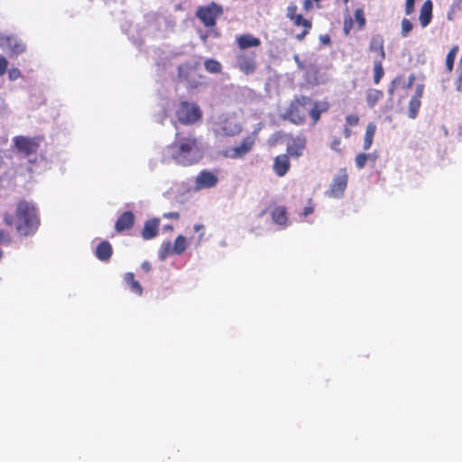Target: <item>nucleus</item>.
<instances>
[{
    "instance_id": "f257e3e1",
    "label": "nucleus",
    "mask_w": 462,
    "mask_h": 462,
    "mask_svg": "<svg viewBox=\"0 0 462 462\" xmlns=\"http://www.w3.org/2000/svg\"><path fill=\"white\" fill-rule=\"evenodd\" d=\"M329 104L327 101H313L310 97H295L285 109L282 118L296 125L306 123L307 115L310 116L311 125H315L322 113L328 112Z\"/></svg>"
},
{
    "instance_id": "f03ea898",
    "label": "nucleus",
    "mask_w": 462,
    "mask_h": 462,
    "mask_svg": "<svg viewBox=\"0 0 462 462\" xmlns=\"http://www.w3.org/2000/svg\"><path fill=\"white\" fill-rule=\"evenodd\" d=\"M4 222L14 227L19 236L27 237L36 234L41 225L39 213L34 205L26 200H20L14 215L5 213Z\"/></svg>"
},
{
    "instance_id": "7ed1b4c3",
    "label": "nucleus",
    "mask_w": 462,
    "mask_h": 462,
    "mask_svg": "<svg viewBox=\"0 0 462 462\" xmlns=\"http://www.w3.org/2000/svg\"><path fill=\"white\" fill-rule=\"evenodd\" d=\"M165 159L170 158L182 166H190L202 158V150L194 134H176L174 142L167 146Z\"/></svg>"
},
{
    "instance_id": "20e7f679",
    "label": "nucleus",
    "mask_w": 462,
    "mask_h": 462,
    "mask_svg": "<svg viewBox=\"0 0 462 462\" xmlns=\"http://www.w3.org/2000/svg\"><path fill=\"white\" fill-rule=\"evenodd\" d=\"M223 7L211 2L207 5H200L197 8L195 15L202 23L205 27H214L217 19L223 14Z\"/></svg>"
},
{
    "instance_id": "39448f33",
    "label": "nucleus",
    "mask_w": 462,
    "mask_h": 462,
    "mask_svg": "<svg viewBox=\"0 0 462 462\" xmlns=\"http://www.w3.org/2000/svg\"><path fill=\"white\" fill-rule=\"evenodd\" d=\"M176 116L181 124L191 125L201 119L202 112L195 103L181 101L176 110Z\"/></svg>"
},
{
    "instance_id": "423d86ee",
    "label": "nucleus",
    "mask_w": 462,
    "mask_h": 462,
    "mask_svg": "<svg viewBox=\"0 0 462 462\" xmlns=\"http://www.w3.org/2000/svg\"><path fill=\"white\" fill-rule=\"evenodd\" d=\"M258 138V130L253 131L250 134L243 138L241 143L226 151V156L232 159H239L251 152Z\"/></svg>"
},
{
    "instance_id": "0eeeda50",
    "label": "nucleus",
    "mask_w": 462,
    "mask_h": 462,
    "mask_svg": "<svg viewBox=\"0 0 462 462\" xmlns=\"http://www.w3.org/2000/svg\"><path fill=\"white\" fill-rule=\"evenodd\" d=\"M13 142L18 152L27 157L38 152L42 138L38 136L28 137L18 135L13 139Z\"/></svg>"
},
{
    "instance_id": "6e6552de",
    "label": "nucleus",
    "mask_w": 462,
    "mask_h": 462,
    "mask_svg": "<svg viewBox=\"0 0 462 462\" xmlns=\"http://www.w3.org/2000/svg\"><path fill=\"white\" fill-rule=\"evenodd\" d=\"M236 67L245 75H252L256 71L257 61L254 51H239L236 54Z\"/></svg>"
},
{
    "instance_id": "1a4fd4ad",
    "label": "nucleus",
    "mask_w": 462,
    "mask_h": 462,
    "mask_svg": "<svg viewBox=\"0 0 462 462\" xmlns=\"http://www.w3.org/2000/svg\"><path fill=\"white\" fill-rule=\"evenodd\" d=\"M348 181V175L345 169H341L334 177L326 195L332 199H338L344 195Z\"/></svg>"
},
{
    "instance_id": "9d476101",
    "label": "nucleus",
    "mask_w": 462,
    "mask_h": 462,
    "mask_svg": "<svg viewBox=\"0 0 462 462\" xmlns=\"http://www.w3.org/2000/svg\"><path fill=\"white\" fill-rule=\"evenodd\" d=\"M0 47L7 51L10 56H18L26 51L25 44L14 35H0Z\"/></svg>"
},
{
    "instance_id": "9b49d317",
    "label": "nucleus",
    "mask_w": 462,
    "mask_h": 462,
    "mask_svg": "<svg viewBox=\"0 0 462 462\" xmlns=\"http://www.w3.org/2000/svg\"><path fill=\"white\" fill-rule=\"evenodd\" d=\"M307 138L304 135L292 137L287 144V154L293 158H299L303 154L306 148Z\"/></svg>"
},
{
    "instance_id": "f8f14e48",
    "label": "nucleus",
    "mask_w": 462,
    "mask_h": 462,
    "mask_svg": "<svg viewBox=\"0 0 462 462\" xmlns=\"http://www.w3.org/2000/svg\"><path fill=\"white\" fill-rule=\"evenodd\" d=\"M217 182V176L207 170L201 171L196 177V187L199 189L213 188Z\"/></svg>"
},
{
    "instance_id": "ddd939ff",
    "label": "nucleus",
    "mask_w": 462,
    "mask_h": 462,
    "mask_svg": "<svg viewBox=\"0 0 462 462\" xmlns=\"http://www.w3.org/2000/svg\"><path fill=\"white\" fill-rule=\"evenodd\" d=\"M134 214L132 211H125L116 221L115 228L117 233H122L125 230L131 229L134 226Z\"/></svg>"
},
{
    "instance_id": "4468645a",
    "label": "nucleus",
    "mask_w": 462,
    "mask_h": 462,
    "mask_svg": "<svg viewBox=\"0 0 462 462\" xmlns=\"http://www.w3.org/2000/svg\"><path fill=\"white\" fill-rule=\"evenodd\" d=\"M368 50L372 53H376L380 58L379 60H385L386 53L384 51V39H383V35H381V34L372 35L370 42H369Z\"/></svg>"
},
{
    "instance_id": "2eb2a0df",
    "label": "nucleus",
    "mask_w": 462,
    "mask_h": 462,
    "mask_svg": "<svg viewBox=\"0 0 462 462\" xmlns=\"http://www.w3.org/2000/svg\"><path fill=\"white\" fill-rule=\"evenodd\" d=\"M236 42L240 51H246V49L256 48L261 45V40L249 33L236 36Z\"/></svg>"
},
{
    "instance_id": "dca6fc26",
    "label": "nucleus",
    "mask_w": 462,
    "mask_h": 462,
    "mask_svg": "<svg viewBox=\"0 0 462 462\" xmlns=\"http://www.w3.org/2000/svg\"><path fill=\"white\" fill-rule=\"evenodd\" d=\"M290 168L291 162L288 154H280L274 158L273 169L279 177L286 175Z\"/></svg>"
},
{
    "instance_id": "f3484780",
    "label": "nucleus",
    "mask_w": 462,
    "mask_h": 462,
    "mask_svg": "<svg viewBox=\"0 0 462 462\" xmlns=\"http://www.w3.org/2000/svg\"><path fill=\"white\" fill-rule=\"evenodd\" d=\"M160 220L158 218H152L144 223L143 228L141 232L144 240L154 238L159 233Z\"/></svg>"
},
{
    "instance_id": "a211bd4d",
    "label": "nucleus",
    "mask_w": 462,
    "mask_h": 462,
    "mask_svg": "<svg viewBox=\"0 0 462 462\" xmlns=\"http://www.w3.org/2000/svg\"><path fill=\"white\" fill-rule=\"evenodd\" d=\"M113 254V248L111 244L108 241H102L100 242L95 252L96 257L102 261V262H107L110 260L111 256Z\"/></svg>"
},
{
    "instance_id": "6ab92c4d",
    "label": "nucleus",
    "mask_w": 462,
    "mask_h": 462,
    "mask_svg": "<svg viewBox=\"0 0 462 462\" xmlns=\"http://www.w3.org/2000/svg\"><path fill=\"white\" fill-rule=\"evenodd\" d=\"M295 26H301L303 29L300 33L295 35V38L298 41H302L307 34H309L312 23L311 21L305 19L301 14L295 16L292 20H291Z\"/></svg>"
},
{
    "instance_id": "aec40b11",
    "label": "nucleus",
    "mask_w": 462,
    "mask_h": 462,
    "mask_svg": "<svg viewBox=\"0 0 462 462\" xmlns=\"http://www.w3.org/2000/svg\"><path fill=\"white\" fill-rule=\"evenodd\" d=\"M432 2L430 0H426L420 11V23L422 27H426L431 21L432 18Z\"/></svg>"
},
{
    "instance_id": "412c9836",
    "label": "nucleus",
    "mask_w": 462,
    "mask_h": 462,
    "mask_svg": "<svg viewBox=\"0 0 462 462\" xmlns=\"http://www.w3.org/2000/svg\"><path fill=\"white\" fill-rule=\"evenodd\" d=\"M272 217L274 223L285 226L288 221L286 208L283 206L275 207L272 211Z\"/></svg>"
},
{
    "instance_id": "4be33fe9",
    "label": "nucleus",
    "mask_w": 462,
    "mask_h": 462,
    "mask_svg": "<svg viewBox=\"0 0 462 462\" xmlns=\"http://www.w3.org/2000/svg\"><path fill=\"white\" fill-rule=\"evenodd\" d=\"M124 281L134 293L138 296L143 294V287L140 282L135 280L133 273H126L124 276Z\"/></svg>"
},
{
    "instance_id": "5701e85b",
    "label": "nucleus",
    "mask_w": 462,
    "mask_h": 462,
    "mask_svg": "<svg viewBox=\"0 0 462 462\" xmlns=\"http://www.w3.org/2000/svg\"><path fill=\"white\" fill-rule=\"evenodd\" d=\"M383 97V92L375 88H369L365 94L366 104L369 107H374Z\"/></svg>"
},
{
    "instance_id": "b1692460",
    "label": "nucleus",
    "mask_w": 462,
    "mask_h": 462,
    "mask_svg": "<svg viewBox=\"0 0 462 462\" xmlns=\"http://www.w3.org/2000/svg\"><path fill=\"white\" fill-rule=\"evenodd\" d=\"M376 132V125L374 123H369L365 129L364 137L363 149L369 150L373 144L374 137Z\"/></svg>"
},
{
    "instance_id": "393cba45",
    "label": "nucleus",
    "mask_w": 462,
    "mask_h": 462,
    "mask_svg": "<svg viewBox=\"0 0 462 462\" xmlns=\"http://www.w3.org/2000/svg\"><path fill=\"white\" fill-rule=\"evenodd\" d=\"M376 160H377V155L375 154V152H374V153L360 152V153L356 154V156L355 158V162H356V166L358 169H363L368 161H370L372 163H374L376 162Z\"/></svg>"
},
{
    "instance_id": "a878e982",
    "label": "nucleus",
    "mask_w": 462,
    "mask_h": 462,
    "mask_svg": "<svg viewBox=\"0 0 462 462\" xmlns=\"http://www.w3.org/2000/svg\"><path fill=\"white\" fill-rule=\"evenodd\" d=\"M188 247L187 239L182 235H180L174 240L172 245L174 254L180 255L185 252Z\"/></svg>"
},
{
    "instance_id": "bb28decb",
    "label": "nucleus",
    "mask_w": 462,
    "mask_h": 462,
    "mask_svg": "<svg viewBox=\"0 0 462 462\" xmlns=\"http://www.w3.org/2000/svg\"><path fill=\"white\" fill-rule=\"evenodd\" d=\"M459 48L457 45L453 46L447 54L446 57V69L448 72H451L454 68V62L458 53Z\"/></svg>"
},
{
    "instance_id": "cd10ccee",
    "label": "nucleus",
    "mask_w": 462,
    "mask_h": 462,
    "mask_svg": "<svg viewBox=\"0 0 462 462\" xmlns=\"http://www.w3.org/2000/svg\"><path fill=\"white\" fill-rule=\"evenodd\" d=\"M204 67L209 73H219L222 70L221 63L214 59L206 60L204 62Z\"/></svg>"
},
{
    "instance_id": "c85d7f7f",
    "label": "nucleus",
    "mask_w": 462,
    "mask_h": 462,
    "mask_svg": "<svg viewBox=\"0 0 462 462\" xmlns=\"http://www.w3.org/2000/svg\"><path fill=\"white\" fill-rule=\"evenodd\" d=\"M171 254H174L172 244L170 241L162 243L159 250L160 260L164 261Z\"/></svg>"
},
{
    "instance_id": "c756f323",
    "label": "nucleus",
    "mask_w": 462,
    "mask_h": 462,
    "mask_svg": "<svg viewBox=\"0 0 462 462\" xmlns=\"http://www.w3.org/2000/svg\"><path fill=\"white\" fill-rule=\"evenodd\" d=\"M383 60H374V83L379 84L384 76V69L383 67Z\"/></svg>"
},
{
    "instance_id": "7c9ffc66",
    "label": "nucleus",
    "mask_w": 462,
    "mask_h": 462,
    "mask_svg": "<svg viewBox=\"0 0 462 462\" xmlns=\"http://www.w3.org/2000/svg\"><path fill=\"white\" fill-rule=\"evenodd\" d=\"M420 106H421V100L411 97V98L409 102V108H408L409 116L411 119H414L417 116L419 110L420 108Z\"/></svg>"
},
{
    "instance_id": "2f4dec72",
    "label": "nucleus",
    "mask_w": 462,
    "mask_h": 462,
    "mask_svg": "<svg viewBox=\"0 0 462 462\" xmlns=\"http://www.w3.org/2000/svg\"><path fill=\"white\" fill-rule=\"evenodd\" d=\"M240 132H241V127L236 124H235L232 126L231 123L226 122L225 125L223 126V133L228 136L235 135L236 134H239Z\"/></svg>"
},
{
    "instance_id": "473e14b6",
    "label": "nucleus",
    "mask_w": 462,
    "mask_h": 462,
    "mask_svg": "<svg viewBox=\"0 0 462 462\" xmlns=\"http://www.w3.org/2000/svg\"><path fill=\"white\" fill-rule=\"evenodd\" d=\"M355 19L356 23H358L359 29H362L365 27L366 20L365 17L364 10L362 8H358L355 11L354 14Z\"/></svg>"
},
{
    "instance_id": "72a5a7b5",
    "label": "nucleus",
    "mask_w": 462,
    "mask_h": 462,
    "mask_svg": "<svg viewBox=\"0 0 462 462\" xmlns=\"http://www.w3.org/2000/svg\"><path fill=\"white\" fill-rule=\"evenodd\" d=\"M412 27H413V25L411 23V21L407 18H403L402 20V32H401L402 36L406 37L412 30Z\"/></svg>"
},
{
    "instance_id": "f704fd0d",
    "label": "nucleus",
    "mask_w": 462,
    "mask_h": 462,
    "mask_svg": "<svg viewBox=\"0 0 462 462\" xmlns=\"http://www.w3.org/2000/svg\"><path fill=\"white\" fill-rule=\"evenodd\" d=\"M12 235L9 231L5 229H0V244L8 245L12 243Z\"/></svg>"
},
{
    "instance_id": "c9c22d12",
    "label": "nucleus",
    "mask_w": 462,
    "mask_h": 462,
    "mask_svg": "<svg viewBox=\"0 0 462 462\" xmlns=\"http://www.w3.org/2000/svg\"><path fill=\"white\" fill-rule=\"evenodd\" d=\"M298 6L294 3H291L287 7V17L290 20H292L295 18V16L300 15V14L297 13Z\"/></svg>"
},
{
    "instance_id": "e433bc0d",
    "label": "nucleus",
    "mask_w": 462,
    "mask_h": 462,
    "mask_svg": "<svg viewBox=\"0 0 462 462\" xmlns=\"http://www.w3.org/2000/svg\"><path fill=\"white\" fill-rule=\"evenodd\" d=\"M402 79V76H398V77H396L395 79H393L392 80L391 85H390V87L388 88V93H389L390 96L393 95L397 85L401 82Z\"/></svg>"
},
{
    "instance_id": "4c0bfd02",
    "label": "nucleus",
    "mask_w": 462,
    "mask_h": 462,
    "mask_svg": "<svg viewBox=\"0 0 462 462\" xmlns=\"http://www.w3.org/2000/svg\"><path fill=\"white\" fill-rule=\"evenodd\" d=\"M347 126H356L359 123V117L356 115H349L346 117Z\"/></svg>"
},
{
    "instance_id": "58836bf2",
    "label": "nucleus",
    "mask_w": 462,
    "mask_h": 462,
    "mask_svg": "<svg viewBox=\"0 0 462 462\" xmlns=\"http://www.w3.org/2000/svg\"><path fill=\"white\" fill-rule=\"evenodd\" d=\"M340 146L341 139L339 137H335L330 143V148L337 152H340L342 151Z\"/></svg>"
},
{
    "instance_id": "ea45409f",
    "label": "nucleus",
    "mask_w": 462,
    "mask_h": 462,
    "mask_svg": "<svg viewBox=\"0 0 462 462\" xmlns=\"http://www.w3.org/2000/svg\"><path fill=\"white\" fill-rule=\"evenodd\" d=\"M415 0H406L405 2V14H411L414 12Z\"/></svg>"
},
{
    "instance_id": "a19ab883",
    "label": "nucleus",
    "mask_w": 462,
    "mask_h": 462,
    "mask_svg": "<svg viewBox=\"0 0 462 462\" xmlns=\"http://www.w3.org/2000/svg\"><path fill=\"white\" fill-rule=\"evenodd\" d=\"M7 67V60L4 56H0V76H3L6 72Z\"/></svg>"
},
{
    "instance_id": "79ce46f5",
    "label": "nucleus",
    "mask_w": 462,
    "mask_h": 462,
    "mask_svg": "<svg viewBox=\"0 0 462 462\" xmlns=\"http://www.w3.org/2000/svg\"><path fill=\"white\" fill-rule=\"evenodd\" d=\"M423 91H424V86L422 84L417 85L415 93L412 96V97L421 100V97L423 96Z\"/></svg>"
},
{
    "instance_id": "37998d69",
    "label": "nucleus",
    "mask_w": 462,
    "mask_h": 462,
    "mask_svg": "<svg viewBox=\"0 0 462 462\" xmlns=\"http://www.w3.org/2000/svg\"><path fill=\"white\" fill-rule=\"evenodd\" d=\"M21 76V71L18 69H11L9 70V79L14 80Z\"/></svg>"
},
{
    "instance_id": "c03bdc74",
    "label": "nucleus",
    "mask_w": 462,
    "mask_h": 462,
    "mask_svg": "<svg viewBox=\"0 0 462 462\" xmlns=\"http://www.w3.org/2000/svg\"><path fill=\"white\" fill-rule=\"evenodd\" d=\"M162 217L164 218H169V219H179L180 214H179V212H167V213H164L162 215Z\"/></svg>"
},
{
    "instance_id": "a18cd8bd",
    "label": "nucleus",
    "mask_w": 462,
    "mask_h": 462,
    "mask_svg": "<svg viewBox=\"0 0 462 462\" xmlns=\"http://www.w3.org/2000/svg\"><path fill=\"white\" fill-rule=\"evenodd\" d=\"M313 0H304L303 1V9L308 12L313 8Z\"/></svg>"
},
{
    "instance_id": "49530a36",
    "label": "nucleus",
    "mask_w": 462,
    "mask_h": 462,
    "mask_svg": "<svg viewBox=\"0 0 462 462\" xmlns=\"http://www.w3.org/2000/svg\"><path fill=\"white\" fill-rule=\"evenodd\" d=\"M415 79H416L415 75L414 74H411L409 76L407 83H405L403 88H410L413 85V82H414Z\"/></svg>"
},
{
    "instance_id": "de8ad7c7",
    "label": "nucleus",
    "mask_w": 462,
    "mask_h": 462,
    "mask_svg": "<svg viewBox=\"0 0 462 462\" xmlns=\"http://www.w3.org/2000/svg\"><path fill=\"white\" fill-rule=\"evenodd\" d=\"M313 211H314V208H313L312 206H307V207L304 208L302 214H303L304 217H307V216L312 214Z\"/></svg>"
},
{
    "instance_id": "09e8293b",
    "label": "nucleus",
    "mask_w": 462,
    "mask_h": 462,
    "mask_svg": "<svg viewBox=\"0 0 462 462\" xmlns=\"http://www.w3.org/2000/svg\"><path fill=\"white\" fill-rule=\"evenodd\" d=\"M456 85H457V90L461 91L462 90V74L458 77Z\"/></svg>"
},
{
    "instance_id": "8fccbe9b",
    "label": "nucleus",
    "mask_w": 462,
    "mask_h": 462,
    "mask_svg": "<svg viewBox=\"0 0 462 462\" xmlns=\"http://www.w3.org/2000/svg\"><path fill=\"white\" fill-rule=\"evenodd\" d=\"M351 25H352V20L351 19H349L348 23H347V22H345L344 29H345V32H346V34L348 33Z\"/></svg>"
},
{
    "instance_id": "3c124183",
    "label": "nucleus",
    "mask_w": 462,
    "mask_h": 462,
    "mask_svg": "<svg viewBox=\"0 0 462 462\" xmlns=\"http://www.w3.org/2000/svg\"><path fill=\"white\" fill-rule=\"evenodd\" d=\"M350 126L346 125L344 128V135L346 138H348L351 135Z\"/></svg>"
},
{
    "instance_id": "603ef678",
    "label": "nucleus",
    "mask_w": 462,
    "mask_h": 462,
    "mask_svg": "<svg viewBox=\"0 0 462 462\" xmlns=\"http://www.w3.org/2000/svg\"><path fill=\"white\" fill-rule=\"evenodd\" d=\"M142 268H143L146 273H148V272H150V270H151V264H150L149 263H147V262H144V263H143V264H142Z\"/></svg>"
},
{
    "instance_id": "864d4df0",
    "label": "nucleus",
    "mask_w": 462,
    "mask_h": 462,
    "mask_svg": "<svg viewBox=\"0 0 462 462\" xmlns=\"http://www.w3.org/2000/svg\"><path fill=\"white\" fill-rule=\"evenodd\" d=\"M203 228H204V226H203V225H201V224H196V225L194 226V230H195L196 232H199V231H200V230H201V229H203Z\"/></svg>"
},
{
    "instance_id": "5fc2aeb1",
    "label": "nucleus",
    "mask_w": 462,
    "mask_h": 462,
    "mask_svg": "<svg viewBox=\"0 0 462 462\" xmlns=\"http://www.w3.org/2000/svg\"><path fill=\"white\" fill-rule=\"evenodd\" d=\"M457 134H458L459 137L462 138V123L458 125Z\"/></svg>"
},
{
    "instance_id": "6e6d98bb",
    "label": "nucleus",
    "mask_w": 462,
    "mask_h": 462,
    "mask_svg": "<svg viewBox=\"0 0 462 462\" xmlns=\"http://www.w3.org/2000/svg\"><path fill=\"white\" fill-rule=\"evenodd\" d=\"M165 228L169 229V230H172V226L168 225V226H165Z\"/></svg>"
},
{
    "instance_id": "4d7b16f0",
    "label": "nucleus",
    "mask_w": 462,
    "mask_h": 462,
    "mask_svg": "<svg viewBox=\"0 0 462 462\" xmlns=\"http://www.w3.org/2000/svg\"><path fill=\"white\" fill-rule=\"evenodd\" d=\"M313 1L317 3V5H318V6H319V2H320L321 0H313Z\"/></svg>"
},
{
    "instance_id": "13d9d810",
    "label": "nucleus",
    "mask_w": 462,
    "mask_h": 462,
    "mask_svg": "<svg viewBox=\"0 0 462 462\" xmlns=\"http://www.w3.org/2000/svg\"><path fill=\"white\" fill-rule=\"evenodd\" d=\"M456 3H457L458 5H460L462 3V0H454Z\"/></svg>"
},
{
    "instance_id": "bf43d9fd",
    "label": "nucleus",
    "mask_w": 462,
    "mask_h": 462,
    "mask_svg": "<svg viewBox=\"0 0 462 462\" xmlns=\"http://www.w3.org/2000/svg\"><path fill=\"white\" fill-rule=\"evenodd\" d=\"M324 42H329V38L327 36L326 39H324Z\"/></svg>"
},
{
    "instance_id": "052dcab7",
    "label": "nucleus",
    "mask_w": 462,
    "mask_h": 462,
    "mask_svg": "<svg viewBox=\"0 0 462 462\" xmlns=\"http://www.w3.org/2000/svg\"><path fill=\"white\" fill-rule=\"evenodd\" d=\"M349 0H343L344 4H347Z\"/></svg>"
},
{
    "instance_id": "680f3d73",
    "label": "nucleus",
    "mask_w": 462,
    "mask_h": 462,
    "mask_svg": "<svg viewBox=\"0 0 462 462\" xmlns=\"http://www.w3.org/2000/svg\"><path fill=\"white\" fill-rule=\"evenodd\" d=\"M295 60H296L297 61H299V57H298V56H295Z\"/></svg>"
}]
</instances>
